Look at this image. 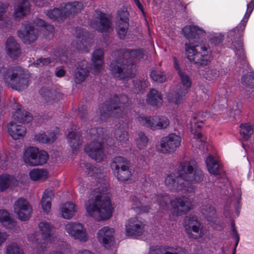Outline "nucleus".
<instances>
[{"label":"nucleus","mask_w":254,"mask_h":254,"mask_svg":"<svg viewBox=\"0 0 254 254\" xmlns=\"http://www.w3.org/2000/svg\"><path fill=\"white\" fill-rule=\"evenodd\" d=\"M107 186L101 182L93 185L90 198L85 202L87 214L97 221L107 220L112 215L113 207Z\"/></svg>","instance_id":"f257e3e1"},{"label":"nucleus","mask_w":254,"mask_h":254,"mask_svg":"<svg viewBox=\"0 0 254 254\" xmlns=\"http://www.w3.org/2000/svg\"><path fill=\"white\" fill-rule=\"evenodd\" d=\"M203 178L202 171L195 166L194 162H185L180 166L179 176H167L165 184L172 191L192 192L195 189L194 184L201 182Z\"/></svg>","instance_id":"f03ea898"},{"label":"nucleus","mask_w":254,"mask_h":254,"mask_svg":"<svg viewBox=\"0 0 254 254\" xmlns=\"http://www.w3.org/2000/svg\"><path fill=\"white\" fill-rule=\"evenodd\" d=\"M185 50L188 60L200 65V74L209 80L217 75L216 72L213 74L212 71L206 66L210 62V53L205 45L186 44Z\"/></svg>","instance_id":"7ed1b4c3"},{"label":"nucleus","mask_w":254,"mask_h":254,"mask_svg":"<svg viewBox=\"0 0 254 254\" xmlns=\"http://www.w3.org/2000/svg\"><path fill=\"white\" fill-rule=\"evenodd\" d=\"M141 58L142 55L140 50L125 51L118 59L111 63L110 68L111 73L115 77L120 79L132 77L135 70L133 65L134 60Z\"/></svg>","instance_id":"20e7f679"},{"label":"nucleus","mask_w":254,"mask_h":254,"mask_svg":"<svg viewBox=\"0 0 254 254\" xmlns=\"http://www.w3.org/2000/svg\"><path fill=\"white\" fill-rule=\"evenodd\" d=\"M0 74L5 84L17 90L26 88L29 83L28 71L20 66L0 68Z\"/></svg>","instance_id":"39448f33"},{"label":"nucleus","mask_w":254,"mask_h":254,"mask_svg":"<svg viewBox=\"0 0 254 254\" xmlns=\"http://www.w3.org/2000/svg\"><path fill=\"white\" fill-rule=\"evenodd\" d=\"M38 229L44 242L39 243L36 249L37 254H43L47 250L48 244L54 243L57 240V237L55 235L56 229L53 224L46 221L39 222Z\"/></svg>","instance_id":"423d86ee"},{"label":"nucleus","mask_w":254,"mask_h":254,"mask_svg":"<svg viewBox=\"0 0 254 254\" xmlns=\"http://www.w3.org/2000/svg\"><path fill=\"white\" fill-rule=\"evenodd\" d=\"M83 8L81 3L74 1L61 5L60 8H55L48 10L46 15L52 20H59L79 12Z\"/></svg>","instance_id":"0eeeda50"},{"label":"nucleus","mask_w":254,"mask_h":254,"mask_svg":"<svg viewBox=\"0 0 254 254\" xmlns=\"http://www.w3.org/2000/svg\"><path fill=\"white\" fill-rule=\"evenodd\" d=\"M49 156L43 150H39L37 148L29 147L26 148L23 153V161L31 166L42 165L46 163Z\"/></svg>","instance_id":"6e6552de"},{"label":"nucleus","mask_w":254,"mask_h":254,"mask_svg":"<svg viewBox=\"0 0 254 254\" xmlns=\"http://www.w3.org/2000/svg\"><path fill=\"white\" fill-rule=\"evenodd\" d=\"M247 11L244 16L243 19L241 21L239 25L233 30L231 31L229 34L230 36L234 39H238V41L233 42V45L237 50L236 54H238V52L241 54L243 52V43L239 39L243 35V31L245 28V26L254 7V0H252L249 4L247 5Z\"/></svg>","instance_id":"1a4fd4ad"},{"label":"nucleus","mask_w":254,"mask_h":254,"mask_svg":"<svg viewBox=\"0 0 254 254\" xmlns=\"http://www.w3.org/2000/svg\"><path fill=\"white\" fill-rule=\"evenodd\" d=\"M115 102L109 105L108 103L103 105L99 110L101 120H103L108 116L113 110L118 109L122 112L125 111L129 106V100L126 95H121L115 98Z\"/></svg>","instance_id":"9d476101"},{"label":"nucleus","mask_w":254,"mask_h":254,"mask_svg":"<svg viewBox=\"0 0 254 254\" xmlns=\"http://www.w3.org/2000/svg\"><path fill=\"white\" fill-rule=\"evenodd\" d=\"M184 227L189 236L194 239L201 238L205 234L203 226L196 217L194 216L185 218Z\"/></svg>","instance_id":"9b49d317"},{"label":"nucleus","mask_w":254,"mask_h":254,"mask_svg":"<svg viewBox=\"0 0 254 254\" xmlns=\"http://www.w3.org/2000/svg\"><path fill=\"white\" fill-rule=\"evenodd\" d=\"M137 121L142 126L152 130L166 128L170 124L169 120L163 116H139Z\"/></svg>","instance_id":"f8f14e48"},{"label":"nucleus","mask_w":254,"mask_h":254,"mask_svg":"<svg viewBox=\"0 0 254 254\" xmlns=\"http://www.w3.org/2000/svg\"><path fill=\"white\" fill-rule=\"evenodd\" d=\"M181 140L180 136L175 133H170L162 138L159 144L157 145V149L163 153H173L179 148Z\"/></svg>","instance_id":"ddd939ff"},{"label":"nucleus","mask_w":254,"mask_h":254,"mask_svg":"<svg viewBox=\"0 0 254 254\" xmlns=\"http://www.w3.org/2000/svg\"><path fill=\"white\" fill-rule=\"evenodd\" d=\"M145 221L138 217H133L127 222L126 227V234L129 236L142 235L145 231Z\"/></svg>","instance_id":"4468645a"},{"label":"nucleus","mask_w":254,"mask_h":254,"mask_svg":"<svg viewBox=\"0 0 254 254\" xmlns=\"http://www.w3.org/2000/svg\"><path fill=\"white\" fill-rule=\"evenodd\" d=\"M65 230L73 239L81 242L88 240V236L86 229L77 222H68L65 225Z\"/></svg>","instance_id":"2eb2a0df"},{"label":"nucleus","mask_w":254,"mask_h":254,"mask_svg":"<svg viewBox=\"0 0 254 254\" xmlns=\"http://www.w3.org/2000/svg\"><path fill=\"white\" fill-rule=\"evenodd\" d=\"M32 208L24 198H18L14 204V212L21 221H26L31 217Z\"/></svg>","instance_id":"dca6fc26"},{"label":"nucleus","mask_w":254,"mask_h":254,"mask_svg":"<svg viewBox=\"0 0 254 254\" xmlns=\"http://www.w3.org/2000/svg\"><path fill=\"white\" fill-rule=\"evenodd\" d=\"M173 213L180 215L190 210L192 207L190 200L188 197L182 196L176 197L171 202Z\"/></svg>","instance_id":"f3484780"},{"label":"nucleus","mask_w":254,"mask_h":254,"mask_svg":"<svg viewBox=\"0 0 254 254\" xmlns=\"http://www.w3.org/2000/svg\"><path fill=\"white\" fill-rule=\"evenodd\" d=\"M39 31V29L27 23L18 32V35L23 43L30 44L37 39Z\"/></svg>","instance_id":"a211bd4d"},{"label":"nucleus","mask_w":254,"mask_h":254,"mask_svg":"<svg viewBox=\"0 0 254 254\" xmlns=\"http://www.w3.org/2000/svg\"><path fill=\"white\" fill-rule=\"evenodd\" d=\"M115 230L113 228L105 226L99 230L97 237L99 242L105 248L108 249L114 241Z\"/></svg>","instance_id":"6ab92c4d"},{"label":"nucleus","mask_w":254,"mask_h":254,"mask_svg":"<svg viewBox=\"0 0 254 254\" xmlns=\"http://www.w3.org/2000/svg\"><path fill=\"white\" fill-rule=\"evenodd\" d=\"M88 156L97 162L102 161L105 157L103 145L100 142L92 141L85 149Z\"/></svg>","instance_id":"aec40b11"},{"label":"nucleus","mask_w":254,"mask_h":254,"mask_svg":"<svg viewBox=\"0 0 254 254\" xmlns=\"http://www.w3.org/2000/svg\"><path fill=\"white\" fill-rule=\"evenodd\" d=\"M188 93L187 89H183L181 86H178L167 93V99L169 103L179 105L186 99Z\"/></svg>","instance_id":"412c9836"},{"label":"nucleus","mask_w":254,"mask_h":254,"mask_svg":"<svg viewBox=\"0 0 254 254\" xmlns=\"http://www.w3.org/2000/svg\"><path fill=\"white\" fill-rule=\"evenodd\" d=\"M95 21L92 23L91 26L98 31H109L111 28L109 19L102 12H98Z\"/></svg>","instance_id":"4be33fe9"},{"label":"nucleus","mask_w":254,"mask_h":254,"mask_svg":"<svg viewBox=\"0 0 254 254\" xmlns=\"http://www.w3.org/2000/svg\"><path fill=\"white\" fill-rule=\"evenodd\" d=\"M78 208L74 203L67 201L62 204L60 207V215L65 219H71L78 211Z\"/></svg>","instance_id":"5701e85b"},{"label":"nucleus","mask_w":254,"mask_h":254,"mask_svg":"<svg viewBox=\"0 0 254 254\" xmlns=\"http://www.w3.org/2000/svg\"><path fill=\"white\" fill-rule=\"evenodd\" d=\"M89 73L87 63L82 61L78 64L76 69L73 73V79L76 83L79 84L83 81Z\"/></svg>","instance_id":"b1692460"},{"label":"nucleus","mask_w":254,"mask_h":254,"mask_svg":"<svg viewBox=\"0 0 254 254\" xmlns=\"http://www.w3.org/2000/svg\"><path fill=\"white\" fill-rule=\"evenodd\" d=\"M7 128L9 135L14 139H18L23 137L26 133V130L22 125L17 123L11 121L7 125Z\"/></svg>","instance_id":"393cba45"},{"label":"nucleus","mask_w":254,"mask_h":254,"mask_svg":"<svg viewBox=\"0 0 254 254\" xmlns=\"http://www.w3.org/2000/svg\"><path fill=\"white\" fill-rule=\"evenodd\" d=\"M151 196L150 200H149L147 202L152 203L157 202L160 209L166 210L169 209V205L171 204L172 200H170L168 195L162 194L157 196L153 194Z\"/></svg>","instance_id":"a878e982"},{"label":"nucleus","mask_w":254,"mask_h":254,"mask_svg":"<svg viewBox=\"0 0 254 254\" xmlns=\"http://www.w3.org/2000/svg\"><path fill=\"white\" fill-rule=\"evenodd\" d=\"M5 49L7 54L12 58H17L20 54L19 46L12 37L7 38L5 42Z\"/></svg>","instance_id":"bb28decb"},{"label":"nucleus","mask_w":254,"mask_h":254,"mask_svg":"<svg viewBox=\"0 0 254 254\" xmlns=\"http://www.w3.org/2000/svg\"><path fill=\"white\" fill-rule=\"evenodd\" d=\"M182 32L184 36L189 40L196 38L197 36L205 33L204 30L195 25H187L183 28Z\"/></svg>","instance_id":"cd10ccee"},{"label":"nucleus","mask_w":254,"mask_h":254,"mask_svg":"<svg viewBox=\"0 0 254 254\" xmlns=\"http://www.w3.org/2000/svg\"><path fill=\"white\" fill-rule=\"evenodd\" d=\"M13 17L18 20L29 11V3L27 0H20L14 8Z\"/></svg>","instance_id":"c85d7f7f"},{"label":"nucleus","mask_w":254,"mask_h":254,"mask_svg":"<svg viewBox=\"0 0 254 254\" xmlns=\"http://www.w3.org/2000/svg\"><path fill=\"white\" fill-rule=\"evenodd\" d=\"M92 63L94 73L97 74L102 69L103 64V52L101 49L95 50L92 55Z\"/></svg>","instance_id":"c756f323"},{"label":"nucleus","mask_w":254,"mask_h":254,"mask_svg":"<svg viewBox=\"0 0 254 254\" xmlns=\"http://www.w3.org/2000/svg\"><path fill=\"white\" fill-rule=\"evenodd\" d=\"M54 197V192L51 189H47L44 192L40 205L43 211L46 213L50 212L51 208V201Z\"/></svg>","instance_id":"7c9ffc66"},{"label":"nucleus","mask_w":254,"mask_h":254,"mask_svg":"<svg viewBox=\"0 0 254 254\" xmlns=\"http://www.w3.org/2000/svg\"><path fill=\"white\" fill-rule=\"evenodd\" d=\"M202 125L200 114H194L190 120V130L195 138L199 139L201 137L200 129Z\"/></svg>","instance_id":"2f4dec72"},{"label":"nucleus","mask_w":254,"mask_h":254,"mask_svg":"<svg viewBox=\"0 0 254 254\" xmlns=\"http://www.w3.org/2000/svg\"><path fill=\"white\" fill-rule=\"evenodd\" d=\"M173 60L174 67L178 71L181 83L184 86V87H182V89H187V91L188 92V89L190 88L191 85V79L186 72L181 70L179 66L178 60L176 57L173 58Z\"/></svg>","instance_id":"473e14b6"},{"label":"nucleus","mask_w":254,"mask_h":254,"mask_svg":"<svg viewBox=\"0 0 254 254\" xmlns=\"http://www.w3.org/2000/svg\"><path fill=\"white\" fill-rule=\"evenodd\" d=\"M35 26L41 27V30L44 33L46 38L51 39L54 35V27L51 25H46L45 22L42 19L36 18L34 20Z\"/></svg>","instance_id":"72a5a7b5"},{"label":"nucleus","mask_w":254,"mask_h":254,"mask_svg":"<svg viewBox=\"0 0 254 254\" xmlns=\"http://www.w3.org/2000/svg\"><path fill=\"white\" fill-rule=\"evenodd\" d=\"M111 167L114 173L119 170H125L129 168V162L122 157H116L112 160Z\"/></svg>","instance_id":"f704fd0d"},{"label":"nucleus","mask_w":254,"mask_h":254,"mask_svg":"<svg viewBox=\"0 0 254 254\" xmlns=\"http://www.w3.org/2000/svg\"><path fill=\"white\" fill-rule=\"evenodd\" d=\"M111 167L114 173L119 170H125L129 168V162L122 157H116L112 160Z\"/></svg>","instance_id":"c9c22d12"},{"label":"nucleus","mask_w":254,"mask_h":254,"mask_svg":"<svg viewBox=\"0 0 254 254\" xmlns=\"http://www.w3.org/2000/svg\"><path fill=\"white\" fill-rule=\"evenodd\" d=\"M14 122H18L19 123H28L32 120V117L31 114L24 110L18 109L12 115Z\"/></svg>","instance_id":"e433bc0d"},{"label":"nucleus","mask_w":254,"mask_h":254,"mask_svg":"<svg viewBox=\"0 0 254 254\" xmlns=\"http://www.w3.org/2000/svg\"><path fill=\"white\" fill-rule=\"evenodd\" d=\"M148 254H186L182 249H175L171 247L151 248Z\"/></svg>","instance_id":"4c0bfd02"},{"label":"nucleus","mask_w":254,"mask_h":254,"mask_svg":"<svg viewBox=\"0 0 254 254\" xmlns=\"http://www.w3.org/2000/svg\"><path fill=\"white\" fill-rule=\"evenodd\" d=\"M29 176L32 181H39L47 179L49 173L45 169L35 168L29 172Z\"/></svg>","instance_id":"58836bf2"},{"label":"nucleus","mask_w":254,"mask_h":254,"mask_svg":"<svg viewBox=\"0 0 254 254\" xmlns=\"http://www.w3.org/2000/svg\"><path fill=\"white\" fill-rule=\"evenodd\" d=\"M115 136L119 141V145L123 147L127 146L128 142V135L123 127H120L115 130Z\"/></svg>","instance_id":"ea45409f"},{"label":"nucleus","mask_w":254,"mask_h":254,"mask_svg":"<svg viewBox=\"0 0 254 254\" xmlns=\"http://www.w3.org/2000/svg\"><path fill=\"white\" fill-rule=\"evenodd\" d=\"M16 183V181L13 177L7 174L2 175L0 176V191H3Z\"/></svg>","instance_id":"a19ab883"},{"label":"nucleus","mask_w":254,"mask_h":254,"mask_svg":"<svg viewBox=\"0 0 254 254\" xmlns=\"http://www.w3.org/2000/svg\"><path fill=\"white\" fill-rule=\"evenodd\" d=\"M57 132H51L49 134V136L44 133H39L34 136L35 141L43 143H52L54 142L57 139Z\"/></svg>","instance_id":"79ce46f5"},{"label":"nucleus","mask_w":254,"mask_h":254,"mask_svg":"<svg viewBox=\"0 0 254 254\" xmlns=\"http://www.w3.org/2000/svg\"><path fill=\"white\" fill-rule=\"evenodd\" d=\"M162 101V97L161 94L154 89H151L147 95V103L152 106H158L161 104Z\"/></svg>","instance_id":"37998d69"},{"label":"nucleus","mask_w":254,"mask_h":254,"mask_svg":"<svg viewBox=\"0 0 254 254\" xmlns=\"http://www.w3.org/2000/svg\"><path fill=\"white\" fill-rule=\"evenodd\" d=\"M0 222L8 229L13 228L15 225L14 221L11 218L9 213L5 210H0Z\"/></svg>","instance_id":"c03bdc74"},{"label":"nucleus","mask_w":254,"mask_h":254,"mask_svg":"<svg viewBox=\"0 0 254 254\" xmlns=\"http://www.w3.org/2000/svg\"><path fill=\"white\" fill-rule=\"evenodd\" d=\"M205 162L207 170L210 174L215 175L218 174L219 164L218 161L213 157L209 155Z\"/></svg>","instance_id":"a18cd8bd"},{"label":"nucleus","mask_w":254,"mask_h":254,"mask_svg":"<svg viewBox=\"0 0 254 254\" xmlns=\"http://www.w3.org/2000/svg\"><path fill=\"white\" fill-rule=\"evenodd\" d=\"M67 139L72 150H76L80 144V135L73 131L70 132L67 135Z\"/></svg>","instance_id":"49530a36"},{"label":"nucleus","mask_w":254,"mask_h":254,"mask_svg":"<svg viewBox=\"0 0 254 254\" xmlns=\"http://www.w3.org/2000/svg\"><path fill=\"white\" fill-rule=\"evenodd\" d=\"M131 202L132 208L137 213L148 212L150 209L149 206H143L139 200L135 196L131 198Z\"/></svg>","instance_id":"de8ad7c7"},{"label":"nucleus","mask_w":254,"mask_h":254,"mask_svg":"<svg viewBox=\"0 0 254 254\" xmlns=\"http://www.w3.org/2000/svg\"><path fill=\"white\" fill-rule=\"evenodd\" d=\"M240 133L245 140L248 139L254 133L253 127L250 124H244L241 125Z\"/></svg>","instance_id":"09e8293b"},{"label":"nucleus","mask_w":254,"mask_h":254,"mask_svg":"<svg viewBox=\"0 0 254 254\" xmlns=\"http://www.w3.org/2000/svg\"><path fill=\"white\" fill-rule=\"evenodd\" d=\"M202 213L209 222L214 221L216 218V211L214 208L210 205H206L202 209Z\"/></svg>","instance_id":"8fccbe9b"},{"label":"nucleus","mask_w":254,"mask_h":254,"mask_svg":"<svg viewBox=\"0 0 254 254\" xmlns=\"http://www.w3.org/2000/svg\"><path fill=\"white\" fill-rule=\"evenodd\" d=\"M115 174L118 180L122 182L130 180L132 176V172L129 168L125 170H119Z\"/></svg>","instance_id":"3c124183"},{"label":"nucleus","mask_w":254,"mask_h":254,"mask_svg":"<svg viewBox=\"0 0 254 254\" xmlns=\"http://www.w3.org/2000/svg\"><path fill=\"white\" fill-rule=\"evenodd\" d=\"M148 140L147 136L142 132H138L135 139L136 145L140 149H143L147 146Z\"/></svg>","instance_id":"603ef678"},{"label":"nucleus","mask_w":254,"mask_h":254,"mask_svg":"<svg viewBox=\"0 0 254 254\" xmlns=\"http://www.w3.org/2000/svg\"><path fill=\"white\" fill-rule=\"evenodd\" d=\"M151 78L155 81L163 82L167 80L166 75L163 72L160 70H153L150 74Z\"/></svg>","instance_id":"864d4df0"},{"label":"nucleus","mask_w":254,"mask_h":254,"mask_svg":"<svg viewBox=\"0 0 254 254\" xmlns=\"http://www.w3.org/2000/svg\"><path fill=\"white\" fill-rule=\"evenodd\" d=\"M6 254H24L23 250L16 243L8 245L6 249Z\"/></svg>","instance_id":"5fc2aeb1"},{"label":"nucleus","mask_w":254,"mask_h":254,"mask_svg":"<svg viewBox=\"0 0 254 254\" xmlns=\"http://www.w3.org/2000/svg\"><path fill=\"white\" fill-rule=\"evenodd\" d=\"M128 28V23L117 22V30L120 38L122 39L126 36Z\"/></svg>","instance_id":"6e6d98bb"},{"label":"nucleus","mask_w":254,"mask_h":254,"mask_svg":"<svg viewBox=\"0 0 254 254\" xmlns=\"http://www.w3.org/2000/svg\"><path fill=\"white\" fill-rule=\"evenodd\" d=\"M40 93L44 100L47 102H49L55 100V94L54 92L47 88H41Z\"/></svg>","instance_id":"4d7b16f0"},{"label":"nucleus","mask_w":254,"mask_h":254,"mask_svg":"<svg viewBox=\"0 0 254 254\" xmlns=\"http://www.w3.org/2000/svg\"><path fill=\"white\" fill-rule=\"evenodd\" d=\"M87 170H88V173L90 174L91 176H93L95 178L100 176L99 178H101V177L103 176L101 173V170L100 169L98 168L97 167H93L91 164H87L86 165Z\"/></svg>","instance_id":"13d9d810"},{"label":"nucleus","mask_w":254,"mask_h":254,"mask_svg":"<svg viewBox=\"0 0 254 254\" xmlns=\"http://www.w3.org/2000/svg\"><path fill=\"white\" fill-rule=\"evenodd\" d=\"M6 8V5L5 4H0V26L4 27L9 22V20L4 16Z\"/></svg>","instance_id":"bf43d9fd"},{"label":"nucleus","mask_w":254,"mask_h":254,"mask_svg":"<svg viewBox=\"0 0 254 254\" xmlns=\"http://www.w3.org/2000/svg\"><path fill=\"white\" fill-rule=\"evenodd\" d=\"M128 13L127 10L124 9L122 10H119L118 11V17L119 19L118 22L121 23H128Z\"/></svg>","instance_id":"052dcab7"},{"label":"nucleus","mask_w":254,"mask_h":254,"mask_svg":"<svg viewBox=\"0 0 254 254\" xmlns=\"http://www.w3.org/2000/svg\"><path fill=\"white\" fill-rule=\"evenodd\" d=\"M51 63L50 60L48 58H40L34 62L32 65L38 67L43 65H46Z\"/></svg>","instance_id":"680f3d73"},{"label":"nucleus","mask_w":254,"mask_h":254,"mask_svg":"<svg viewBox=\"0 0 254 254\" xmlns=\"http://www.w3.org/2000/svg\"><path fill=\"white\" fill-rule=\"evenodd\" d=\"M242 81L244 84L254 87V74L245 75L242 78Z\"/></svg>","instance_id":"e2e57ef3"},{"label":"nucleus","mask_w":254,"mask_h":254,"mask_svg":"<svg viewBox=\"0 0 254 254\" xmlns=\"http://www.w3.org/2000/svg\"><path fill=\"white\" fill-rule=\"evenodd\" d=\"M101 129V128H91L90 130V133H91L92 135H94L97 136L98 138L101 137L102 134Z\"/></svg>","instance_id":"0e129e2a"},{"label":"nucleus","mask_w":254,"mask_h":254,"mask_svg":"<svg viewBox=\"0 0 254 254\" xmlns=\"http://www.w3.org/2000/svg\"><path fill=\"white\" fill-rule=\"evenodd\" d=\"M8 235L6 232L0 231V247L5 241Z\"/></svg>","instance_id":"69168bd1"},{"label":"nucleus","mask_w":254,"mask_h":254,"mask_svg":"<svg viewBox=\"0 0 254 254\" xmlns=\"http://www.w3.org/2000/svg\"><path fill=\"white\" fill-rule=\"evenodd\" d=\"M64 74L65 71L63 69H60L58 70L56 73V76L59 77L63 76Z\"/></svg>","instance_id":"338daca9"},{"label":"nucleus","mask_w":254,"mask_h":254,"mask_svg":"<svg viewBox=\"0 0 254 254\" xmlns=\"http://www.w3.org/2000/svg\"><path fill=\"white\" fill-rule=\"evenodd\" d=\"M84 42H80V43L77 44V48L80 51H84Z\"/></svg>","instance_id":"774afa93"}]
</instances>
